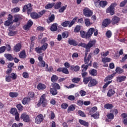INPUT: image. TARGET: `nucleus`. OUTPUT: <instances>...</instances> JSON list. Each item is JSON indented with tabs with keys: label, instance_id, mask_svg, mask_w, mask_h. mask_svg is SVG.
Listing matches in <instances>:
<instances>
[{
	"label": "nucleus",
	"instance_id": "obj_1",
	"mask_svg": "<svg viewBox=\"0 0 127 127\" xmlns=\"http://www.w3.org/2000/svg\"><path fill=\"white\" fill-rule=\"evenodd\" d=\"M77 20V17H74L71 22L70 21H65L61 23L62 26H63V27H67V26H68V27H72V25L76 22V21Z\"/></svg>",
	"mask_w": 127,
	"mask_h": 127
},
{
	"label": "nucleus",
	"instance_id": "obj_2",
	"mask_svg": "<svg viewBox=\"0 0 127 127\" xmlns=\"http://www.w3.org/2000/svg\"><path fill=\"white\" fill-rule=\"evenodd\" d=\"M95 43H96V41H91L87 44L81 43L80 44V46H82V47H84V48H86V49H87L86 51L88 52V51H89V49H90L91 47H92L95 44Z\"/></svg>",
	"mask_w": 127,
	"mask_h": 127
},
{
	"label": "nucleus",
	"instance_id": "obj_3",
	"mask_svg": "<svg viewBox=\"0 0 127 127\" xmlns=\"http://www.w3.org/2000/svg\"><path fill=\"white\" fill-rule=\"evenodd\" d=\"M117 6V3H114L111 4L110 6L106 10L107 13H110L111 15H114L115 14V7Z\"/></svg>",
	"mask_w": 127,
	"mask_h": 127
},
{
	"label": "nucleus",
	"instance_id": "obj_4",
	"mask_svg": "<svg viewBox=\"0 0 127 127\" xmlns=\"http://www.w3.org/2000/svg\"><path fill=\"white\" fill-rule=\"evenodd\" d=\"M42 104L43 107H46L47 106V100L45 99V94L41 96L39 103L37 104V106L39 107Z\"/></svg>",
	"mask_w": 127,
	"mask_h": 127
},
{
	"label": "nucleus",
	"instance_id": "obj_5",
	"mask_svg": "<svg viewBox=\"0 0 127 127\" xmlns=\"http://www.w3.org/2000/svg\"><path fill=\"white\" fill-rule=\"evenodd\" d=\"M32 10V7L31 3H28L27 5H25L23 7V11H27L28 14H29Z\"/></svg>",
	"mask_w": 127,
	"mask_h": 127
},
{
	"label": "nucleus",
	"instance_id": "obj_6",
	"mask_svg": "<svg viewBox=\"0 0 127 127\" xmlns=\"http://www.w3.org/2000/svg\"><path fill=\"white\" fill-rule=\"evenodd\" d=\"M83 14L85 16L90 17L93 15V12L88 8L83 9Z\"/></svg>",
	"mask_w": 127,
	"mask_h": 127
},
{
	"label": "nucleus",
	"instance_id": "obj_7",
	"mask_svg": "<svg viewBox=\"0 0 127 127\" xmlns=\"http://www.w3.org/2000/svg\"><path fill=\"white\" fill-rule=\"evenodd\" d=\"M20 119L23 120V122L25 123H29L30 121V118H29V115L26 114V113H23L21 115Z\"/></svg>",
	"mask_w": 127,
	"mask_h": 127
},
{
	"label": "nucleus",
	"instance_id": "obj_8",
	"mask_svg": "<svg viewBox=\"0 0 127 127\" xmlns=\"http://www.w3.org/2000/svg\"><path fill=\"white\" fill-rule=\"evenodd\" d=\"M43 120H44V118H43V115L42 114H40L38 115L35 120V122L37 124H41L42 122H43Z\"/></svg>",
	"mask_w": 127,
	"mask_h": 127
},
{
	"label": "nucleus",
	"instance_id": "obj_9",
	"mask_svg": "<svg viewBox=\"0 0 127 127\" xmlns=\"http://www.w3.org/2000/svg\"><path fill=\"white\" fill-rule=\"evenodd\" d=\"M95 31V28H90L87 33H86V39H88V38H90L92 36V34L94 33V32Z\"/></svg>",
	"mask_w": 127,
	"mask_h": 127
},
{
	"label": "nucleus",
	"instance_id": "obj_10",
	"mask_svg": "<svg viewBox=\"0 0 127 127\" xmlns=\"http://www.w3.org/2000/svg\"><path fill=\"white\" fill-rule=\"evenodd\" d=\"M97 84H98V81L95 79L91 78L88 83V87H94Z\"/></svg>",
	"mask_w": 127,
	"mask_h": 127
},
{
	"label": "nucleus",
	"instance_id": "obj_11",
	"mask_svg": "<svg viewBox=\"0 0 127 127\" xmlns=\"http://www.w3.org/2000/svg\"><path fill=\"white\" fill-rule=\"evenodd\" d=\"M32 24H33V22L31 20H29L26 25H25L23 27V28L25 30H28L31 26H32Z\"/></svg>",
	"mask_w": 127,
	"mask_h": 127
},
{
	"label": "nucleus",
	"instance_id": "obj_12",
	"mask_svg": "<svg viewBox=\"0 0 127 127\" xmlns=\"http://www.w3.org/2000/svg\"><path fill=\"white\" fill-rule=\"evenodd\" d=\"M119 21H120V18H119V17H117L116 16H114L112 18L111 22L112 24H117V23H119Z\"/></svg>",
	"mask_w": 127,
	"mask_h": 127
},
{
	"label": "nucleus",
	"instance_id": "obj_13",
	"mask_svg": "<svg viewBox=\"0 0 127 127\" xmlns=\"http://www.w3.org/2000/svg\"><path fill=\"white\" fill-rule=\"evenodd\" d=\"M21 49V44H17L15 46H14L13 50L15 52H19Z\"/></svg>",
	"mask_w": 127,
	"mask_h": 127
},
{
	"label": "nucleus",
	"instance_id": "obj_14",
	"mask_svg": "<svg viewBox=\"0 0 127 127\" xmlns=\"http://www.w3.org/2000/svg\"><path fill=\"white\" fill-rule=\"evenodd\" d=\"M110 23H111V20H110V19H106L103 21L102 25L104 27H107V26H108Z\"/></svg>",
	"mask_w": 127,
	"mask_h": 127
},
{
	"label": "nucleus",
	"instance_id": "obj_15",
	"mask_svg": "<svg viewBox=\"0 0 127 127\" xmlns=\"http://www.w3.org/2000/svg\"><path fill=\"white\" fill-rule=\"evenodd\" d=\"M58 24L55 23L53 24L51 27V31H57V29H58Z\"/></svg>",
	"mask_w": 127,
	"mask_h": 127
},
{
	"label": "nucleus",
	"instance_id": "obj_16",
	"mask_svg": "<svg viewBox=\"0 0 127 127\" xmlns=\"http://www.w3.org/2000/svg\"><path fill=\"white\" fill-rule=\"evenodd\" d=\"M116 91H115V89L114 88H111L107 92L108 97H112V96L114 95Z\"/></svg>",
	"mask_w": 127,
	"mask_h": 127
},
{
	"label": "nucleus",
	"instance_id": "obj_17",
	"mask_svg": "<svg viewBox=\"0 0 127 127\" xmlns=\"http://www.w3.org/2000/svg\"><path fill=\"white\" fill-rule=\"evenodd\" d=\"M126 79H127L126 76H118L117 77V81L119 83H122V82H123V81H125Z\"/></svg>",
	"mask_w": 127,
	"mask_h": 127
},
{
	"label": "nucleus",
	"instance_id": "obj_18",
	"mask_svg": "<svg viewBox=\"0 0 127 127\" xmlns=\"http://www.w3.org/2000/svg\"><path fill=\"white\" fill-rule=\"evenodd\" d=\"M115 75H116V73H114L112 74L107 76L104 79V82H108V81L112 80L115 77Z\"/></svg>",
	"mask_w": 127,
	"mask_h": 127
},
{
	"label": "nucleus",
	"instance_id": "obj_19",
	"mask_svg": "<svg viewBox=\"0 0 127 127\" xmlns=\"http://www.w3.org/2000/svg\"><path fill=\"white\" fill-rule=\"evenodd\" d=\"M46 89V85L44 84L39 83L37 85L38 90H45Z\"/></svg>",
	"mask_w": 127,
	"mask_h": 127
},
{
	"label": "nucleus",
	"instance_id": "obj_20",
	"mask_svg": "<svg viewBox=\"0 0 127 127\" xmlns=\"http://www.w3.org/2000/svg\"><path fill=\"white\" fill-rule=\"evenodd\" d=\"M19 57L21 59H24V58H26V53H25V51L23 50L21 51L19 55Z\"/></svg>",
	"mask_w": 127,
	"mask_h": 127
},
{
	"label": "nucleus",
	"instance_id": "obj_21",
	"mask_svg": "<svg viewBox=\"0 0 127 127\" xmlns=\"http://www.w3.org/2000/svg\"><path fill=\"white\" fill-rule=\"evenodd\" d=\"M40 16H41V15H38V14L34 12L31 13V17H32V18H39Z\"/></svg>",
	"mask_w": 127,
	"mask_h": 127
},
{
	"label": "nucleus",
	"instance_id": "obj_22",
	"mask_svg": "<svg viewBox=\"0 0 127 127\" xmlns=\"http://www.w3.org/2000/svg\"><path fill=\"white\" fill-rule=\"evenodd\" d=\"M79 123L80 124V125H82V126H84V127H89V123L86 122L85 121L80 119L79 120Z\"/></svg>",
	"mask_w": 127,
	"mask_h": 127
},
{
	"label": "nucleus",
	"instance_id": "obj_23",
	"mask_svg": "<svg viewBox=\"0 0 127 127\" xmlns=\"http://www.w3.org/2000/svg\"><path fill=\"white\" fill-rule=\"evenodd\" d=\"M29 102H30V98L28 97H25L22 100V103L23 105H26V104H28Z\"/></svg>",
	"mask_w": 127,
	"mask_h": 127
},
{
	"label": "nucleus",
	"instance_id": "obj_24",
	"mask_svg": "<svg viewBox=\"0 0 127 127\" xmlns=\"http://www.w3.org/2000/svg\"><path fill=\"white\" fill-rule=\"evenodd\" d=\"M52 87L56 90H60V85L57 83H52Z\"/></svg>",
	"mask_w": 127,
	"mask_h": 127
},
{
	"label": "nucleus",
	"instance_id": "obj_25",
	"mask_svg": "<svg viewBox=\"0 0 127 127\" xmlns=\"http://www.w3.org/2000/svg\"><path fill=\"white\" fill-rule=\"evenodd\" d=\"M91 77H84L83 79V83H84L85 85H87V84H88L89 82L91 81Z\"/></svg>",
	"mask_w": 127,
	"mask_h": 127
},
{
	"label": "nucleus",
	"instance_id": "obj_26",
	"mask_svg": "<svg viewBox=\"0 0 127 127\" xmlns=\"http://www.w3.org/2000/svg\"><path fill=\"white\" fill-rule=\"evenodd\" d=\"M84 22H85V25L86 26H90V25H92V23L91 22L89 19H88V18H86L84 20Z\"/></svg>",
	"mask_w": 127,
	"mask_h": 127
},
{
	"label": "nucleus",
	"instance_id": "obj_27",
	"mask_svg": "<svg viewBox=\"0 0 127 127\" xmlns=\"http://www.w3.org/2000/svg\"><path fill=\"white\" fill-rule=\"evenodd\" d=\"M97 110H98V108H97V107H93L90 110L89 113L88 114V115H93V114H94V113H95L97 111Z\"/></svg>",
	"mask_w": 127,
	"mask_h": 127
},
{
	"label": "nucleus",
	"instance_id": "obj_28",
	"mask_svg": "<svg viewBox=\"0 0 127 127\" xmlns=\"http://www.w3.org/2000/svg\"><path fill=\"white\" fill-rule=\"evenodd\" d=\"M89 74H90L91 76H97V70L92 69L89 71Z\"/></svg>",
	"mask_w": 127,
	"mask_h": 127
},
{
	"label": "nucleus",
	"instance_id": "obj_29",
	"mask_svg": "<svg viewBox=\"0 0 127 127\" xmlns=\"http://www.w3.org/2000/svg\"><path fill=\"white\" fill-rule=\"evenodd\" d=\"M4 56L8 60H9V61H11L12 60L13 58L11 56V55L9 54H5L4 55Z\"/></svg>",
	"mask_w": 127,
	"mask_h": 127
},
{
	"label": "nucleus",
	"instance_id": "obj_30",
	"mask_svg": "<svg viewBox=\"0 0 127 127\" xmlns=\"http://www.w3.org/2000/svg\"><path fill=\"white\" fill-rule=\"evenodd\" d=\"M68 43L69 44H70V45H73V46H76V45H78V44L77 43V42H76V41L74 40L68 41Z\"/></svg>",
	"mask_w": 127,
	"mask_h": 127
},
{
	"label": "nucleus",
	"instance_id": "obj_31",
	"mask_svg": "<svg viewBox=\"0 0 127 127\" xmlns=\"http://www.w3.org/2000/svg\"><path fill=\"white\" fill-rule=\"evenodd\" d=\"M9 96L11 98H16L18 96V93L17 92H10Z\"/></svg>",
	"mask_w": 127,
	"mask_h": 127
},
{
	"label": "nucleus",
	"instance_id": "obj_32",
	"mask_svg": "<svg viewBox=\"0 0 127 127\" xmlns=\"http://www.w3.org/2000/svg\"><path fill=\"white\" fill-rule=\"evenodd\" d=\"M50 92L53 96H55V95H57V94L58 93L57 91V90H56L54 88H51Z\"/></svg>",
	"mask_w": 127,
	"mask_h": 127
},
{
	"label": "nucleus",
	"instance_id": "obj_33",
	"mask_svg": "<svg viewBox=\"0 0 127 127\" xmlns=\"http://www.w3.org/2000/svg\"><path fill=\"white\" fill-rule=\"evenodd\" d=\"M112 59L110 58H102V62L103 63H107V62H111Z\"/></svg>",
	"mask_w": 127,
	"mask_h": 127
},
{
	"label": "nucleus",
	"instance_id": "obj_34",
	"mask_svg": "<svg viewBox=\"0 0 127 127\" xmlns=\"http://www.w3.org/2000/svg\"><path fill=\"white\" fill-rule=\"evenodd\" d=\"M75 109H76V105H72L68 107L67 111L68 112H72V111H74Z\"/></svg>",
	"mask_w": 127,
	"mask_h": 127
},
{
	"label": "nucleus",
	"instance_id": "obj_35",
	"mask_svg": "<svg viewBox=\"0 0 127 127\" xmlns=\"http://www.w3.org/2000/svg\"><path fill=\"white\" fill-rule=\"evenodd\" d=\"M54 19H55V16L54 14H52L50 17H49V19H48V22L49 23L52 22L54 21Z\"/></svg>",
	"mask_w": 127,
	"mask_h": 127
},
{
	"label": "nucleus",
	"instance_id": "obj_36",
	"mask_svg": "<svg viewBox=\"0 0 127 127\" xmlns=\"http://www.w3.org/2000/svg\"><path fill=\"white\" fill-rule=\"evenodd\" d=\"M71 69H72L75 72H78V71L80 70V66L78 65H76L75 66H71Z\"/></svg>",
	"mask_w": 127,
	"mask_h": 127
},
{
	"label": "nucleus",
	"instance_id": "obj_37",
	"mask_svg": "<svg viewBox=\"0 0 127 127\" xmlns=\"http://www.w3.org/2000/svg\"><path fill=\"white\" fill-rule=\"evenodd\" d=\"M62 5V3L61 2H58L55 5V8L56 9H59Z\"/></svg>",
	"mask_w": 127,
	"mask_h": 127
},
{
	"label": "nucleus",
	"instance_id": "obj_38",
	"mask_svg": "<svg viewBox=\"0 0 127 127\" xmlns=\"http://www.w3.org/2000/svg\"><path fill=\"white\" fill-rule=\"evenodd\" d=\"M105 5H107V1H101L99 2V6L105 7Z\"/></svg>",
	"mask_w": 127,
	"mask_h": 127
},
{
	"label": "nucleus",
	"instance_id": "obj_39",
	"mask_svg": "<svg viewBox=\"0 0 127 127\" xmlns=\"http://www.w3.org/2000/svg\"><path fill=\"white\" fill-rule=\"evenodd\" d=\"M80 35L82 38L87 39V34L84 31H80Z\"/></svg>",
	"mask_w": 127,
	"mask_h": 127
},
{
	"label": "nucleus",
	"instance_id": "obj_40",
	"mask_svg": "<svg viewBox=\"0 0 127 127\" xmlns=\"http://www.w3.org/2000/svg\"><path fill=\"white\" fill-rule=\"evenodd\" d=\"M113 105L111 104H107L104 106V108L107 110H111V109H113Z\"/></svg>",
	"mask_w": 127,
	"mask_h": 127
},
{
	"label": "nucleus",
	"instance_id": "obj_41",
	"mask_svg": "<svg viewBox=\"0 0 127 127\" xmlns=\"http://www.w3.org/2000/svg\"><path fill=\"white\" fill-rule=\"evenodd\" d=\"M53 6H54V4H53V3H49V4H47L45 6V9H49V8H52V7H53Z\"/></svg>",
	"mask_w": 127,
	"mask_h": 127
},
{
	"label": "nucleus",
	"instance_id": "obj_42",
	"mask_svg": "<svg viewBox=\"0 0 127 127\" xmlns=\"http://www.w3.org/2000/svg\"><path fill=\"white\" fill-rule=\"evenodd\" d=\"M116 73H118V74H122V73L124 72V70L119 67H117L116 69Z\"/></svg>",
	"mask_w": 127,
	"mask_h": 127
},
{
	"label": "nucleus",
	"instance_id": "obj_43",
	"mask_svg": "<svg viewBox=\"0 0 127 127\" xmlns=\"http://www.w3.org/2000/svg\"><path fill=\"white\" fill-rule=\"evenodd\" d=\"M42 49L41 47H38L35 48V51L37 53H42Z\"/></svg>",
	"mask_w": 127,
	"mask_h": 127
},
{
	"label": "nucleus",
	"instance_id": "obj_44",
	"mask_svg": "<svg viewBox=\"0 0 127 127\" xmlns=\"http://www.w3.org/2000/svg\"><path fill=\"white\" fill-rule=\"evenodd\" d=\"M49 118L50 119V120H54V119H55V114H54V112H53V111H51Z\"/></svg>",
	"mask_w": 127,
	"mask_h": 127
},
{
	"label": "nucleus",
	"instance_id": "obj_45",
	"mask_svg": "<svg viewBox=\"0 0 127 127\" xmlns=\"http://www.w3.org/2000/svg\"><path fill=\"white\" fill-rule=\"evenodd\" d=\"M48 47V44L47 43H44L41 47V48H42V50L44 51H45L46 49H47V48Z\"/></svg>",
	"mask_w": 127,
	"mask_h": 127
},
{
	"label": "nucleus",
	"instance_id": "obj_46",
	"mask_svg": "<svg viewBox=\"0 0 127 127\" xmlns=\"http://www.w3.org/2000/svg\"><path fill=\"white\" fill-rule=\"evenodd\" d=\"M100 116V114L99 112L95 113L94 115H91V117H93L94 119L97 120V119H99V117Z\"/></svg>",
	"mask_w": 127,
	"mask_h": 127
},
{
	"label": "nucleus",
	"instance_id": "obj_47",
	"mask_svg": "<svg viewBox=\"0 0 127 127\" xmlns=\"http://www.w3.org/2000/svg\"><path fill=\"white\" fill-rule=\"evenodd\" d=\"M33 97H34V92H30L28 93V98H29V99H30V100H31V99H32Z\"/></svg>",
	"mask_w": 127,
	"mask_h": 127
},
{
	"label": "nucleus",
	"instance_id": "obj_48",
	"mask_svg": "<svg viewBox=\"0 0 127 127\" xmlns=\"http://www.w3.org/2000/svg\"><path fill=\"white\" fill-rule=\"evenodd\" d=\"M38 65L40 67H45V62H44V61L39 62L38 64Z\"/></svg>",
	"mask_w": 127,
	"mask_h": 127
},
{
	"label": "nucleus",
	"instance_id": "obj_49",
	"mask_svg": "<svg viewBox=\"0 0 127 127\" xmlns=\"http://www.w3.org/2000/svg\"><path fill=\"white\" fill-rule=\"evenodd\" d=\"M127 3V0H124L120 3V7H124Z\"/></svg>",
	"mask_w": 127,
	"mask_h": 127
},
{
	"label": "nucleus",
	"instance_id": "obj_50",
	"mask_svg": "<svg viewBox=\"0 0 127 127\" xmlns=\"http://www.w3.org/2000/svg\"><path fill=\"white\" fill-rule=\"evenodd\" d=\"M67 8V5L62 6L61 8L59 9V12H64V10Z\"/></svg>",
	"mask_w": 127,
	"mask_h": 127
},
{
	"label": "nucleus",
	"instance_id": "obj_51",
	"mask_svg": "<svg viewBox=\"0 0 127 127\" xmlns=\"http://www.w3.org/2000/svg\"><path fill=\"white\" fill-rule=\"evenodd\" d=\"M58 80V77L57 76L54 75L51 77L52 82H56Z\"/></svg>",
	"mask_w": 127,
	"mask_h": 127
},
{
	"label": "nucleus",
	"instance_id": "obj_52",
	"mask_svg": "<svg viewBox=\"0 0 127 127\" xmlns=\"http://www.w3.org/2000/svg\"><path fill=\"white\" fill-rule=\"evenodd\" d=\"M18 112H17V110H16V109L15 108H12L11 109V114H12V115H16V114H17Z\"/></svg>",
	"mask_w": 127,
	"mask_h": 127
},
{
	"label": "nucleus",
	"instance_id": "obj_53",
	"mask_svg": "<svg viewBox=\"0 0 127 127\" xmlns=\"http://www.w3.org/2000/svg\"><path fill=\"white\" fill-rule=\"evenodd\" d=\"M20 9L18 7H15L11 10V12L12 13H15V12H18L19 11Z\"/></svg>",
	"mask_w": 127,
	"mask_h": 127
},
{
	"label": "nucleus",
	"instance_id": "obj_54",
	"mask_svg": "<svg viewBox=\"0 0 127 127\" xmlns=\"http://www.w3.org/2000/svg\"><path fill=\"white\" fill-rule=\"evenodd\" d=\"M81 80V79H80V78H74L72 79V81L73 83H79V81Z\"/></svg>",
	"mask_w": 127,
	"mask_h": 127
},
{
	"label": "nucleus",
	"instance_id": "obj_55",
	"mask_svg": "<svg viewBox=\"0 0 127 127\" xmlns=\"http://www.w3.org/2000/svg\"><path fill=\"white\" fill-rule=\"evenodd\" d=\"M79 94L81 97H84V96H86L87 92H86V91H85L84 90H81L79 92Z\"/></svg>",
	"mask_w": 127,
	"mask_h": 127
},
{
	"label": "nucleus",
	"instance_id": "obj_56",
	"mask_svg": "<svg viewBox=\"0 0 127 127\" xmlns=\"http://www.w3.org/2000/svg\"><path fill=\"white\" fill-rule=\"evenodd\" d=\"M68 105L67 103H63L61 105L62 109H66L68 108Z\"/></svg>",
	"mask_w": 127,
	"mask_h": 127
},
{
	"label": "nucleus",
	"instance_id": "obj_57",
	"mask_svg": "<svg viewBox=\"0 0 127 127\" xmlns=\"http://www.w3.org/2000/svg\"><path fill=\"white\" fill-rule=\"evenodd\" d=\"M78 113L80 116V117H83V118H85V117H86L85 113H84V112L81 110L78 111Z\"/></svg>",
	"mask_w": 127,
	"mask_h": 127
},
{
	"label": "nucleus",
	"instance_id": "obj_58",
	"mask_svg": "<svg viewBox=\"0 0 127 127\" xmlns=\"http://www.w3.org/2000/svg\"><path fill=\"white\" fill-rule=\"evenodd\" d=\"M93 1L97 7L100 6V0H93Z\"/></svg>",
	"mask_w": 127,
	"mask_h": 127
},
{
	"label": "nucleus",
	"instance_id": "obj_59",
	"mask_svg": "<svg viewBox=\"0 0 127 127\" xmlns=\"http://www.w3.org/2000/svg\"><path fill=\"white\" fill-rule=\"evenodd\" d=\"M16 34V32L15 31H10L8 33V35H9V36H14V35H15Z\"/></svg>",
	"mask_w": 127,
	"mask_h": 127
},
{
	"label": "nucleus",
	"instance_id": "obj_60",
	"mask_svg": "<svg viewBox=\"0 0 127 127\" xmlns=\"http://www.w3.org/2000/svg\"><path fill=\"white\" fill-rule=\"evenodd\" d=\"M106 35L108 38H111V36H112V32L111 31H108L106 33Z\"/></svg>",
	"mask_w": 127,
	"mask_h": 127
},
{
	"label": "nucleus",
	"instance_id": "obj_61",
	"mask_svg": "<svg viewBox=\"0 0 127 127\" xmlns=\"http://www.w3.org/2000/svg\"><path fill=\"white\" fill-rule=\"evenodd\" d=\"M11 79H12L13 80H15L16 79L17 75L14 73H12L10 74Z\"/></svg>",
	"mask_w": 127,
	"mask_h": 127
},
{
	"label": "nucleus",
	"instance_id": "obj_62",
	"mask_svg": "<svg viewBox=\"0 0 127 127\" xmlns=\"http://www.w3.org/2000/svg\"><path fill=\"white\" fill-rule=\"evenodd\" d=\"M89 67V65H85V64H83L81 66V67L83 68V69L82 70V71H86L88 68Z\"/></svg>",
	"mask_w": 127,
	"mask_h": 127
},
{
	"label": "nucleus",
	"instance_id": "obj_63",
	"mask_svg": "<svg viewBox=\"0 0 127 127\" xmlns=\"http://www.w3.org/2000/svg\"><path fill=\"white\" fill-rule=\"evenodd\" d=\"M81 29V28L80 27L79 25H77L75 27L74 31V32H79V31H80V30Z\"/></svg>",
	"mask_w": 127,
	"mask_h": 127
},
{
	"label": "nucleus",
	"instance_id": "obj_64",
	"mask_svg": "<svg viewBox=\"0 0 127 127\" xmlns=\"http://www.w3.org/2000/svg\"><path fill=\"white\" fill-rule=\"evenodd\" d=\"M114 114L112 113H110L107 115V118H108L110 120H113L114 119Z\"/></svg>",
	"mask_w": 127,
	"mask_h": 127
}]
</instances>
